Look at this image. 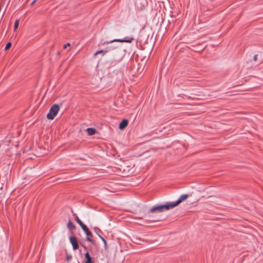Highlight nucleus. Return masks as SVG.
<instances>
[{"instance_id": "obj_21", "label": "nucleus", "mask_w": 263, "mask_h": 263, "mask_svg": "<svg viewBox=\"0 0 263 263\" xmlns=\"http://www.w3.org/2000/svg\"><path fill=\"white\" fill-rule=\"evenodd\" d=\"M98 236L102 240H103L104 238L100 234L97 233Z\"/></svg>"}, {"instance_id": "obj_18", "label": "nucleus", "mask_w": 263, "mask_h": 263, "mask_svg": "<svg viewBox=\"0 0 263 263\" xmlns=\"http://www.w3.org/2000/svg\"><path fill=\"white\" fill-rule=\"evenodd\" d=\"M104 244V249L105 250H107L108 249V247H107V241L106 240L104 239L103 240H102Z\"/></svg>"}, {"instance_id": "obj_1", "label": "nucleus", "mask_w": 263, "mask_h": 263, "mask_svg": "<svg viewBox=\"0 0 263 263\" xmlns=\"http://www.w3.org/2000/svg\"><path fill=\"white\" fill-rule=\"evenodd\" d=\"M111 49L114 50L112 57L114 58L115 64L119 63L122 60L126 53V50L122 46L116 47L112 46L107 47L105 50H100L96 52L93 54V57H95L99 54H102V55H104L107 52Z\"/></svg>"}, {"instance_id": "obj_4", "label": "nucleus", "mask_w": 263, "mask_h": 263, "mask_svg": "<svg viewBox=\"0 0 263 263\" xmlns=\"http://www.w3.org/2000/svg\"><path fill=\"white\" fill-rule=\"evenodd\" d=\"M151 213H149V211L147 213H145L143 217H139L137 218L139 219H142L144 218L146 220L148 221V222H157L160 221L161 220L159 217L157 216H156L155 215H153L151 214Z\"/></svg>"}, {"instance_id": "obj_5", "label": "nucleus", "mask_w": 263, "mask_h": 263, "mask_svg": "<svg viewBox=\"0 0 263 263\" xmlns=\"http://www.w3.org/2000/svg\"><path fill=\"white\" fill-rule=\"evenodd\" d=\"M134 40V38L132 36H126L124 38L122 39H114V40H111L109 42H106L104 44H109V43H111L112 42H121V43L125 42V43H131L133 42Z\"/></svg>"}, {"instance_id": "obj_24", "label": "nucleus", "mask_w": 263, "mask_h": 263, "mask_svg": "<svg viewBox=\"0 0 263 263\" xmlns=\"http://www.w3.org/2000/svg\"><path fill=\"white\" fill-rule=\"evenodd\" d=\"M187 98H188L189 99H191V97H188Z\"/></svg>"}, {"instance_id": "obj_10", "label": "nucleus", "mask_w": 263, "mask_h": 263, "mask_svg": "<svg viewBox=\"0 0 263 263\" xmlns=\"http://www.w3.org/2000/svg\"><path fill=\"white\" fill-rule=\"evenodd\" d=\"M85 233L86 235V240L89 242H91L92 243H93V241L91 239V237H92V234L91 232L89 231V230Z\"/></svg>"}, {"instance_id": "obj_20", "label": "nucleus", "mask_w": 263, "mask_h": 263, "mask_svg": "<svg viewBox=\"0 0 263 263\" xmlns=\"http://www.w3.org/2000/svg\"><path fill=\"white\" fill-rule=\"evenodd\" d=\"M257 54H255L254 57H253V60L255 61H256L257 60Z\"/></svg>"}, {"instance_id": "obj_6", "label": "nucleus", "mask_w": 263, "mask_h": 263, "mask_svg": "<svg viewBox=\"0 0 263 263\" xmlns=\"http://www.w3.org/2000/svg\"><path fill=\"white\" fill-rule=\"evenodd\" d=\"M189 195L188 194H182L180 196V197L178 199V200L175 202H172L171 204L173 206V208L177 206L179 204H180L182 201L186 200Z\"/></svg>"}, {"instance_id": "obj_23", "label": "nucleus", "mask_w": 263, "mask_h": 263, "mask_svg": "<svg viewBox=\"0 0 263 263\" xmlns=\"http://www.w3.org/2000/svg\"><path fill=\"white\" fill-rule=\"evenodd\" d=\"M80 245L84 248L85 250L87 249L86 247L85 246H84L83 245H82L81 243H80Z\"/></svg>"}, {"instance_id": "obj_2", "label": "nucleus", "mask_w": 263, "mask_h": 263, "mask_svg": "<svg viewBox=\"0 0 263 263\" xmlns=\"http://www.w3.org/2000/svg\"><path fill=\"white\" fill-rule=\"evenodd\" d=\"M172 208L173 206L171 202H166L164 204H156L149 210V213L162 212L164 211H167Z\"/></svg>"}, {"instance_id": "obj_22", "label": "nucleus", "mask_w": 263, "mask_h": 263, "mask_svg": "<svg viewBox=\"0 0 263 263\" xmlns=\"http://www.w3.org/2000/svg\"><path fill=\"white\" fill-rule=\"evenodd\" d=\"M36 1H37V0H34V1H33L32 2V3H31V6L33 5Z\"/></svg>"}, {"instance_id": "obj_14", "label": "nucleus", "mask_w": 263, "mask_h": 263, "mask_svg": "<svg viewBox=\"0 0 263 263\" xmlns=\"http://www.w3.org/2000/svg\"><path fill=\"white\" fill-rule=\"evenodd\" d=\"M80 226L85 233L89 230V229L87 228V227L83 223L80 225Z\"/></svg>"}, {"instance_id": "obj_8", "label": "nucleus", "mask_w": 263, "mask_h": 263, "mask_svg": "<svg viewBox=\"0 0 263 263\" xmlns=\"http://www.w3.org/2000/svg\"><path fill=\"white\" fill-rule=\"evenodd\" d=\"M128 124V121L127 119H123L119 125V128L121 130L124 129L127 127Z\"/></svg>"}, {"instance_id": "obj_11", "label": "nucleus", "mask_w": 263, "mask_h": 263, "mask_svg": "<svg viewBox=\"0 0 263 263\" xmlns=\"http://www.w3.org/2000/svg\"><path fill=\"white\" fill-rule=\"evenodd\" d=\"M86 131L87 132V134L89 136L93 135L96 133V129L94 128H91V127L87 128L86 129Z\"/></svg>"}, {"instance_id": "obj_17", "label": "nucleus", "mask_w": 263, "mask_h": 263, "mask_svg": "<svg viewBox=\"0 0 263 263\" xmlns=\"http://www.w3.org/2000/svg\"><path fill=\"white\" fill-rule=\"evenodd\" d=\"M72 259V256L70 254H66V260L67 261H69Z\"/></svg>"}, {"instance_id": "obj_7", "label": "nucleus", "mask_w": 263, "mask_h": 263, "mask_svg": "<svg viewBox=\"0 0 263 263\" xmlns=\"http://www.w3.org/2000/svg\"><path fill=\"white\" fill-rule=\"evenodd\" d=\"M69 241L74 250H77L79 248V243L76 237L70 236L69 237Z\"/></svg>"}, {"instance_id": "obj_16", "label": "nucleus", "mask_w": 263, "mask_h": 263, "mask_svg": "<svg viewBox=\"0 0 263 263\" xmlns=\"http://www.w3.org/2000/svg\"><path fill=\"white\" fill-rule=\"evenodd\" d=\"M11 45H12L11 43L8 42L5 46V50H7L9 49L11 47Z\"/></svg>"}, {"instance_id": "obj_19", "label": "nucleus", "mask_w": 263, "mask_h": 263, "mask_svg": "<svg viewBox=\"0 0 263 263\" xmlns=\"http://www.w3.org/2000/svg\"><path fill=\"white\" fill-rule=\"evenodd\" d=\"M70 46V43H68L64 45L63 48H64V49H66L67 47H69Z\"/></svg>"}, {"instance_id": "obj_15", "label": "nucleus", "mask_w": 263, "mask_h": 263, "mask_svg": "<svg viewBox=\"0 0 263 263\" xmlns=\"http://www.w3.org/2000/svg\"><path fill=\"white\" fill-rule=\"evenodd\" d=\"M18 25H19V21L16 20L15 22V23H14V30H15L18 28Z\"/></svg>"}, {"instance_id": "obj_12", "label": "nucleus", "mask_w": 263, "mask_h": 263, "mask_svg": "<svg viewBox=\"0 0 263 263\" xmlns=\"http://www.w3.org/2000/svg\"><path fill=\"white\" fill-rule=\"evenodd\" d=\"M67 227L69 230L71 231L76 229V226L72 222L71 220L69 219L67 223Z\"/></svg>"}, {"instance_id": "obj_13", "label": "nucleus", "mask_w": 263, "mask_h": 263, "mask_svg": "<svg viewBox=\"0 0 263 263\" xmlns=\"http://www.w3.org/2000/svg\"><path fill=\"white\" fill-rule=\"evenodd\" d=\"M71 212L73 213V215L74 216L75 220L78 223L79 226L83 223L82 221L79 219L76 213H74L72 210Z\"/></svg>"}, {"instance_id": "obj_3", "label": "nucleus", "mask_w": 263, "mask_h": 263, "mask_svg": "<svg viewBox=\"0 0 263 263\" xmlns=\"http://www.w3.org/2000/svg\"><path fill=\"white\" fill-rule=\"evenodd\" d=\"M60 110V106L57 104H54L51 106L49 112L47 115V118L49 120H53L58 114Z\"/></svg>"}, {"instance_id": "obj_9", "label": "nucleus", "mask_w": 263, "mask_h": 263, "mask_svg": "<svg viewBox=\"0 0 263 263\" xmlns=\"http://www.w3.org/2000/svg\"><path fill=\"white\" fill-rule=\"evenodd\" d=\"M84 256H85V261L84 263H93V258L90 256V255L88 251H87L85 253Z\"/></svg>"}]
</instances>
